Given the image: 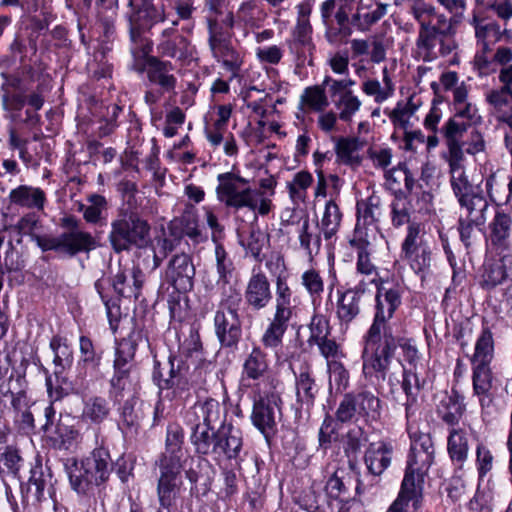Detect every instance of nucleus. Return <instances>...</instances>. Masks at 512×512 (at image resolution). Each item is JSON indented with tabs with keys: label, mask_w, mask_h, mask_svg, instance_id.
I'll return each mask as SVG.
<instances>
[{
	"label": "nucleus",
	"mask_w": 512,
	"mask_h": 512,
	"mask_svg": "<svg viewBox=\"0 0 512 512\" xmlns=\"http://www.w3.org/2000/svg\"><path fill=\"white\" fill-rule=\"evenodd\" d=\"M458 84V76L450 72L455 113L450 118V163L462 159L463 153L476 154L484 148L480 135L472 127L476 109L467 101L468 87Z\"/></svg>",
	"instance_id": "f257e3e1"
},
{
	"label": "nucleus",
	"mask_w": 512,
	"mask_h": 512,
	"mask_svg": "<svg viewBox=\"0 0 512 512\" xmlns=\"http://www.w3.org/2000/svg\"><path fill=\"white\" fill-rule=\"evenodd\" d=\"M450 185L459 209L457 230L462 243L469 247L475 234V229L480 228L486 222L488 201L482 196L465 174L458 163H450Z\"/></svg>",
	"instance_id": "f03ea898"
},
{
	"label": "nucleus",
	"mask_w": 512,
	"mask_h": 512,
	"mask_svg": "<svg viewBox=\"0 0 512 512\" xmlns=\"http://www.w3.org/2000/svg\"><path fill=\"white\" fill-rule=\"evenodd\" d=\"M300 298L294 294L287 278L279 275L275 280V298L271 317L261 335L260 341L267 349H278L283 345V338L290 322L297 317Z\"/></svg>",
	"instance_id": "7ed1b4c3"
},
{
	"label": "nucleus",
	"mask_w": 512,
	"mask_h": 512,
	"mask_svg": "<svg viewBox=\"0 0 512 512\" xmlns=\"http://www.w3.org/2000/svg\"><path fill=\"white\" fill-rule=\"evenodd\" d=\"M217 199L226 207L241 209L249 208L261 216L268 215L272 209V200L265 192L252 189L249 180L233 173L226 172L217 176Z\"/></svg>",
	"instance_id": "20e7f679"
},
{
	"label": "nucleus",
	"mask_w": 512,
	"mask_h": 512,
	"mask_svg": "<svg viewBox=\"0 0 512 512\" xmlns=\"http://www.w3.org/2000/svg\"><path fill=\"white\" fill-rule=\"evenodd\" d=\"M113 470L110 453L106 448H95L90 456L80 463L73 461L67 467L70 485L78 494L87 495L95 487L106 483Z\"/></svg>",
	"instance_id": "39448f33"
},
{
	"label": "nucleus",
	"mask_w": 512,
	"mask_h": 512,
	"mask_svg": "<svg viewBox=\"0 0 512 512\" xmlns=\"http://www.w3.org/2000/svg\"><path fill=\"white\" fill-rule=\"evenodd\" d=\"M396 349V338L393 335H382L367 332L363 350V374L365 378L381 389L391 367V358Z\"/></svg>",
	"instance_id": "423d86ee"
},
{
	"label": "nucleus",
	"mask_w": 512,
	"mask_h": 512,
	"mask_svg": "<svg viewBox=\"0 0 512 512\" xmlns=\"http://www.w3.org/2000/svg\"><path fill=\"white\" fill-rule=\"evenodd\" d=\"M242 296L235 287H227L220 293V300L214 315L215 335L224 348H235L242 337L239 306Z\"/></svg>",
	"instance_id": "0eeeda50"
},
{
	"label": "nucleus",
	"mask_w": 512,
	"mask_h": 512,
	"mask_svg": "<svg viewBox=\"0 0 512 512\" xmlns=\"http://www.w3.org/2000/svg\"><path fill=\"white\" fill-rule=\"evenodd\" d=\"M150 229L149 223L137 212L123 211L112 220L108 240L117 253L132 247L145 248L151 241Z\"/></svg>",
	"instance_id": "6e6552de"
},
{
	"label": "nucleus",
	"mask_w": 512,
	"mask_h": 512,
	"mask_svg": "<svg viewBox=\"0 0 512 512\" xmlns=\"http://www.w3.org/2000/svg\"><path fill=\"white\" fill-rule=\"evenodd\" d=\"M319 12L324 38L330 45L344 42L352 35L350 10L341 0H324Z\"/></svg>",
	"instance_id": "1a4fd4ad"
},
{
	"label": "nucleus",
	"mask_w": 512,
	"mask_h": 512,
	"mask_svg": "<svg viewBox=\"0 0 512 512\" xmlns=\"http://www.w3.org/2000/svg\"><path fill=\"white\" fill-rule=\"evenodd\" d=\"M166 19L163 6H157L153 0H141L138 8L128 17L130 40L133 43L131 51L134 55L139 52L147 55L151 52V45L142 36L145 27L155 23L163 22Z\"/></svg>",
	"instance_id": "9d476101"
},
{
	"label": "nucleus",
	"mask_w": 512,
	"mask_h": 512,
	"mask_svg": "<svg viewBox=\"0 0 512 512\" xmlns=\"http://www.w3.org/2000/svg\"><path fill=\"white\" fill-rule=\"evenodd\" d=\"M356 81L352 78L334 79L326 75L323 85L328 86L329 96L337 110L339 120L350 123L362 107L361 99L353 92Z\"/></svg>",
	"instance_id": "9b49d317"
},
{
	"label": "nucleus",
	"mask_w": 512,
	"mask_h": 512,
	"mask_svg": "<svg viewBox=\"0 0 512 512\" xmlns=\"http://www.w3.org/2000/svg\"><path fill=\"white\" fill-rule=\"evenodd\" d=\"M38 247L43 251H55L68 257L89 253L98 247L96 238L88 231L62 232L58 236L38 238Z\"/></svg>",
	"instance_id": "f8f14e48"
},
{
	"label": "nucleus",
	"mask_w": 512,
	"mask_h": 512,
	"mask_svg": "<svg viewBox=\"0 0 512 512\" xmlns=\"http://www.w3.org/2000/svg\"><path fill=\"white\" fill-rule=\"evenodd\" d=\"M376 312L372 325L367 332L392 335L388 327V320L393 317L394 312L401 304V291L397 285L382 282L377 285Z\"/></svg>",
	"instance_id": "ddd939ff"
},
{
	"label": "nucleus",
	"mask_w": 512,
	"mask_h": 512,
	"mask_svg": "<svg viewBox=\"0 0 512 512\" xmlns=\"http://www.w3.org/2000/svg\"><path fill=\"white\" fill-rule=\"evenodd\" d=\"M472 25L478 48L475 64L479 69H487L491 63L492 48L502 38L500 26L495 20L480 15H474Z\"/></svg>",
	"instance_id": "4468645a"
},
{
	"label": "nucleus",
	"mask_w": 512,
	"mask_h": 512,
	"mask_svg": "<svg viewBox=\"0 0 512 512\" xmlns=\"http://www.w3.org/2000/svg\"><path fill=\"white\" fill-rule=\"evenodd\" d=\"M195 266L190 254L181 252L172 255L164 272V280L176 291L186 293L193 289Z\"/></svg>",
	"instance_id": "2eb2a0df"
},
{
	"label": "nucleus",
	"mask_w": 512,
	"mask_h": 512,
	"mask_svg": "<svg viewBox=\"0 0 512 512\" xmlns=\"http://www.w3.org/2000/svg\"><path fill=\"white\" fill-rule=\"evenodd\" d=\"M242 449L243 436L241 430L231 423H223L216 430V441L211 455L217 460H234L238 464L241 460Z\"/></svg>",
	"instance_id": "dca6fc26"
},
{
	"label": "nucleus",
	"mask_w": 512,
	"mask_h": 512,
	"mask_svg": "<svg viewBox=\"0 0 512 512\" xmlns=\"http://www.w3.org/2000/svg\"><path fill=\"white\" fill-rule=\"evenodd\" d=\"M273 299L270 281L259 268H253L244 289V300L248 308L261 311L269 306Z\"/></svg>",
	"instance_id": "f3484780"
},
{
	"label": "nucleus",
	"mask_w": 512,
	"mask_h": 512,
	"mask_svg": "<svg viewBox=\"0 0 512 512\" xmlns=\"http://www.w3.org/2000/svg\"><path fill=\"white\" fill-rule=\"evenodd\" d=\"M278 401H280L279 397L272 393L267 396H260L253 405L252 423L267 439L276 430V417L280 412Z\"/></svg>",
	"instance_id": "a211bd4d"
},
{
	"label": "nucleus",
	"mask_w": 512,
	"mask_h": 512,
	"mask_svg": "<svg viewBox=\"0 0 512 512\" xmlns=\"http://www.w3.org/2000/svg\"><path fill=\"white\" fill-rule=\"evenodd\" d=\"M349 243L357 254L354 282H363L368 290L369 285L376 283L378 277V269L371 259V244L363 235L352 237Z\"/></svg>",
	"instance_id": "6ab92c4d"
},
{
	"label": "nucleus",
	"mask_w": 512,
	"mask_h": 512,
	"mask_svg": "<svg viewBox=\"0 0 512 512\" xmlns=\"http://www.w3.org/2000/svg\"><path fill=\"white\" fill-rule=\"evenodd\" d=\"M180 464H168L159 462L160 475L157 484V495L160 506L166 509L172 507L181 488L180 473L182 470Z\"/></svg>",
	"instance_id": "aec40b11"
},
{
	"label": "nucleus",
	"mask_w": 512,
	"mask_h": 512,
	"mask_svg": "<svg viewBox=\"0 0 512 512\" xmlns=\"http://www.w3.org/2000/svg\"><path fill=\"white\" fill-rule=\"evenodd\" d=\"M368 290L364 283H355L346 290H337L336 316L341 325H348L360 313V303Z\"/></svg>",
	"instance_id": "412c9836"
},
{
	"label": "nucleus",
	"mask_w": 512,
	"mask_h": 512,
	"mask_svg": "<svg viewBox=\"0 0 512 512\" xmlns=\"http://www.w3.org/2000/svg\"><path fill=\"white\" fill-rule=\"evenodd\" d=\"M434 453L410 451L407 468L402 481L405 490L411 489L422 494L424 478L433 463Z\"/></svg>",
	"instance_id": "4be33fe9"
},
{
	"label": "nucleus",
	"mask_w": 512,
	"mask_h": 512,
	"mask_svg": "<svg viewBox=\"0 0 512 512\" xmlns=\"http://www.w3.org/2000/svg\"><path fill=\"white\" fill-rule=\"evenodd\" d=\"M177 24V21H173V27L164 29L161 32L156 50L161 57L182 61L191 55V47L189 40L175 28Z\"/></svg>",
	"instance_id": "5701e85b"
},
{
	"label": "nucleus",
	"mask_w": 512,
	"mask_h": 512,
	"mask_svg": "<svg viewBox=\"0 0 512 512\" xmlns=\"http://www.w3.org/2000/svg\"><path fill=\"white\" fill-rule=\"evenodd\" d=\"M427 368L425 364H415L414 369L402 366V388L407 396L405 403L406 418L415 416L417 410V400L420 390L425 385V375Z\"/></svg>",
	"instance_id": "b1692460"
},
{
	"label": "nucleus",
	"mask_w": 512,
	"mask_h": 512,
	"mask_svg": "<svg viewBox=\"0 0 512 512\" xmlns=\"http://www.w3.org/2000/svg\"><path fill=\"white\" fill-rule=\"evenodd\" d=\"M146 56V75L149 82L158 86L162 92H173L177 84V79L172 74L174 65L158 56Z\"/></svg>",
	"instance_id": "393cba45"
},
{
	"label": "nucleus",
	"mask_w": 512,
	"mask_h": 512,
	"mask_svg": "<svg viewBox=\"0 0 512 512\" xmlns=\"http://www.w3.org/2000/svg\"><path fill=\"white\" fill-rule=\"evenodd\" d=\"M144 339L143 330L134 328L126 338L118 342L113 363L114 370L136 371L134 363L135 353L139 343Z\"/></svg>",
	"instance_id": "a878e982"
},
{
	"label": "nucleus",
	"mask_w": 512,
	"mask_h": 512,
	"mask_svg": "<svg viewBox=\"0 0 512 512\" xmlns=\"http://www.w3.org/2000/svg\"><path fill=\"white\" fill-rule=\"evenodd\" d=\"M11 205L28 210L41 212L47 204V195L40 187L19 185L9 192Z\"/></svg>",
	"instance_id": "bb28decb"
},
{
	"label": "nucleus",
	"mask_w": 512,
	"mask_h": 512,
	"mask_svg": "<svg viewBox=\"0 0 512 512\" xmlns=\"http://www.w3.org/2000/svg\"><path fill=\"white\" fill-rule=\"evenodd\" d=\"M485 100L490 115L512 130V91L489 89L485 93Z\"/></svg>",
	"instance_id": "cd10ccee"
},
{
	"label": "nucleus",
	"mask_w": 512,
	"mask_h": 512,
	"mask_svg": "<svg viewBox=\"0 0 512 512\" xmlns=\"http://www.w3.org/2000/svg\"><path fill=\"white\" fill-rule=\"evenodd\" d=\"M144 282V275L139 268L119 269L112 278V286L115 292L123 297L137 299Z\"/></svg>",
	"instance_id": "c85d7f7f"
},
{
	"label": "nucleus",
	"mask_w": 512,
	"mask_h": 512,
	"mask_svg": "<svg viewBox=\"0 0 512 512\" xmlns=\"http://www.w3.org/2000/svg\"><path fill=\"white\" fill-rule=\"evenodd\" d=\"M356 213H357V223L354 230L353 237H359V235H363L367 237L366 232L362 226H369L375 224L381 214V198L373 193L366 199H361L357 201L356 204Z\"/></svg>",
	"instance_id": "c756f323"
},
{
	"label": "nucleus",
	"mask_w": 512,
	"mask_h": 512,
	"mask_svg": "<svg viewBox=\"0 0 512 512\" xmlns=\"http://www.w3.org/2000/svg\"><path fill=\"white\" fill-rule=\"evenodd\" d=\"M146 408L142 403L138 404L135 398L125 401L118 423V427L125 437L133 438L138 435Z\"/></svg>",
	"instance_id": "7c9ffc66"
},
{
	"label": "nucleus",
	"mask_w": 512,
	"mask_h": 512,
	"mask_svg": "<svg viewBox=\"0 0 512 512\" xmlns=\"http://www.w3.org/2000/svg\"><path fill=\"white\" fill-rule=\"evenodd\" d=\"M222 407L220 403L208 398L205 401H198L185 413V422H195L203 425L214 426L220 421Z\"/></svg>",
	"instance_id": "2f4dec72"
},
{
	"label": "nucleus",
	"mask_w": 512,
	"mask_h": 512,
	"mask_svg": "<svg viewBox=\"0 0 512 512\" xmlns=\"http://www.w3.org/2000/svg\"><path fill=\"white\" fill-rule=\"evenodd\" d=\"M393 448L384 441L371 443L364 455V461L368 471L375 475H381L391 464Z\"/></svg>",
	"instance_id": "473e14b6"
},
{
	"label": "nucleus",
	"mask_w": 512,
	"mask_h": 512,
	"mask_svg": "<svg viewBox=\"0 0 512 512\" xmlns=\"http://www.w3.org/2000/svg\"><path fill=\"white\" fill-rule=\"evenodd\" d=\"M212 56L231 74V79L238 76L243 65V54L235 48L230 40L210 48Z\"/></svg>",
	"instance_id": "72a5a7b5"
},
{
	"label": "nucleus",
	"mask_w": 512,
	"mask_h": 512,
	"mask_svg": "<svg viewBox=\"0 0 512 512\" xmlns=\"http://www.w3.org/2000/svg\"><path fill=\"white\" fill-rule=\"evenodd\" d=\"M269 370L266 352L260 346H254L245 357L242 365L241 379L245 381H258L264 378Z\"/></svg>",
	"instance_id": "f704fd0d"
},
{
	"label": "nucleus",
	"mask_w": 512,
	"mask_h": 512,
	"mask_svg": "<svg viewBox=\"0 0 512 512\" xmlns=\"http://www.w3.org/2000/svg\"><path fill=\"white\" fill-rule=\"evenodd\" d=\"M188 367L180 357L170 356L165 367H161L159 362H155L153 371V380L158 387L163 390L168 388L171 380L182 379L186 377Z\"/></svg>",
	"instance_id": "c9c22d12"
},
{
	"label": "nucleus",
	"mask_w": 512,
	"mask_h": 512,
	"mask_svg": "<svg viewBox=\"0 0 512 512\" xmlns=\"http://www.w3.org/2000/svg\"><path fill=\"white\" fill-rule=\"evenodd\" d=\"M82 402L81 419L83 422L92 425H101L109 418L111 406L105 397L92 395L83 398Z\"/></svg>",
	"instance_id": "e433bc0d"
},
{
	"label": "nucleus",
	"mask_w": 512,
	"mask_h": 512,
	"mask_svg": "<svg viewBox=\"0 0 512 512\" xmlns=\"http://www.w3.org/2000/svg\"><path fill=\"white\" fill-rule=\"evenodd\" d=\"M79 349L81 354L78 362L80 374L83 377L95 375L99 370L102 360V351L97 349L92 340L87 336L80 337Z\"/></svg>",
	"instance_id": "4c0bfd02"
},
{
	"label": "nucleus",
	"mask_w": 512,
	"mask_h": 512,
	"mask_svg": "<svg viewBox=\"0 0 512 512\" xmlns=\"http://www.w3.org/2000/svg\"><path fill=\"white\" fill-rule=\"evenodd\" d=\"M190 428V441L195 452L201 455H211L216 441L214 426L199 424L198 422H185Z\"/></svg>",
	"instance_id": "58836bf2"
},
{
	"label": "nucleus",
	"mask_w": 512,
	"mask_h": 512,
	"mask_svg": "<svg viewBox=\"0 0 512 512\" xmlns=\"http://www.w3.org/2000/svg\"><path fill=\"white\" fill-rule=\"evenodd\" d=\"M361 90L366 96L372 97L377 104L390 99L395 93V84L387 67L382 71V83L377 79H367L361 83Z\"/></svg>",
	"instance_id": "ea45409f"
},
{
	"label": "nucleus",
	"mask_w": 512,
	"mask_h": 512,
	"mask_svg": "<svg viewBox=\"0 0 512 512\" xmlns=\"http://www.w3.org/2000/svg\"><path fill=\"white\" fill-rule=\"evenodd\" d=\"M184 439L183 430L179 425H169L166 435V449L159 462L183 465L184 451L182 448Z\"/></svg>",
	"instance_id": "a19ab883"
},
{
	"label": "nucleus",
	"mask_w": 512,
	"mask_h": 512,
	"mask_svg": "<svg viewBox=\"0 0 512 512\" xmlns=\"http://www.w3.org/2000/svg\"><path fill=\"white\" fill-rule=\"evenodd\" d=\"M321 233L319 225H312L308 216L302 219L298 230V239L300 247L306 252L310 260L321 250Z\"/></svg>",
	"instance_id": "79ce46f5"
},
{
	"label": "nucleus",
	"mask_w": 512,
	"mask_h": 512,
	"mask_svg": "<svg viewBox=\"0 0 512 512\" xmlns=\"http://www.w3.org/2000/svg\"><path fill=\"white\" fill-rule=\"evenodd\" d=\"M295 387L296 403L300 408L309 410L314 405L318 394V387L308 370H303L295 376Z\"/></svg>",
	"instance_id": "37998d69"
},
{
	"label": "nucleus",
	"mask_w": 512,
	"mask_h": 512,
	"mask_svg": "<svg viewBox=\"0 0 512 512\" xmlns=\"http://www.w3.org/2000/svg\"><path fill=\"white\" fill-rule=\"evenodd\" d=\"M363 143L357 137H339L335 142L337 161L345 165H359L361 158L358 154Z\"/></svg>",
	"instance_id": "c03bdc74"
},
{
	"label": "nucleus",
	"mask_w": 512,
	"mask_h": 512,
	"mask_svg": "<svg viewBox=\"0 0 512 512\" xmlns=\"http://www.w3.org/2000/svg\"><path fill=\"white\" fill-rule=\"evenodd\" d=\"M342 216L340 207L334 199H330L325 203L322 218L320 224H318L325 240H330L337 234Z\"/></svg>",
	"instance_id": "a18cd8bd"
},
{
	"label": "nucleus",
	"mask_w": 512,
	"mask_h": 512,
	"mask_svg": "<svg viewBox=\"0 0 512 512\" xmlns=\"http://www.w3.org/2000/svg\"><path fill=\"white\" fill-rule=\"evenodd\" d=\"M215 261L218 275L217 285L221 293L224 292L227 287H233L230 285V278L232 277L234 265L224 246L220 243H217L215 246Z\"/></svg>",
	"instance_id": "49530a36"
},
{
	"label": "nucleus",
	"mask_w": 512,
	"mask_h": 512,
	"mask_svg": "<svg viewBox=\"0 0 512 512\" xmlns=\"http://www.w3.org/2000/svg\"><path fill=\"white\" fill-rule=\"evenodd\" d=\"M88 205L79 204L78 210L88 224H101L105 220L104 212L107 210V200L100 194H91L87 197Z\"/></svg>",
	"instance_id": "de8ad7c7"
},
{
	"label": "nucleus",
	"mask_w": 512,
	"mask_h": 512,
	"mask_svg": "<svg viewBox=\"0 0 512 512\" xmlns=\"http://www.w3.org/2000/svg\"><path fill=\"white\" fill-rule=\"evenodd\" d=\"M512 219L510 215L498 211L490 224L491 242L494 246L506 247L510 236Z\"/></svg>",
	"instance_id": "09e8293b"
},
{
	"label": "nucleus",
	"mask_w": 512,
	"mask_h": 512,
	"mask_svg": "<svg viewBox=\"0 0 512 512\" xmlns=\"http://www.w3.org/2000/svg\"><path fill=\"white\" fill-rule=\"evenodd\" d=\"M433 89L435 90L436 97L432 101V106L427 114L425 120H424V126L427 130H430L433 132L432 135H428L426 139L427 143V150L431 151L433 148H435L439 144V138L435 134L437 125L439 121L442 118V110L439 108V104L443 102V98L438 96L437 90L435 88V84L432 85Z\"/></svg>",
	"instance_id": "8fccbe9b"
},
{
	"label": "nucleus",
	"mask_w": 512,
	"mask_h": 512,
	"mask_svg": "<svg viewBox=\"0 0 512 512\" xmlns=\"http://www.w3.org/2000/svg\"><path fill=\"white\" fill-rule=\"evenodd\" d=\"M50 348L54 353V373L60 374L63 372L66 366H69L72 363V350L67 342V339L58 335L51 339Z\"/></svg>",
	"instance_id": "3c124183"
},
{
	"label": "nucleus",
	"mask_w": 512,
	"mask_h": 512,
	"mask_svg": "<svg viewBox=\"0 0 512 512\" xmlns=\"http://www.w3.org/2000/svg\"><path fill=\"white\" fill-rule=\"evenodd\" d=\"M494 342L489 329H484L475 344V352L471 358L472 364L490 365L493 359Z\"/></svg>",
	"instance_id": "603ef678"
},
{
	"label": "nucleus",
	"mask_w": 512,
	"mask_h": 512,
	"mask_svg": "<svg viewBox=\"0 0 512 512\" xmlns=\"http://www.w3.org/2000/svg\"><path fill=\"white\" fill-rule=\"evenodd\" d=\"M360 402V412L366 421H377L381 416V400L377 395L367 389L356 393Z\"/></svg>",
	"instance_id": "864d4df0"
},
{
	"label": "nucleus",
	"mask_w": 512,
	"mask_h": 512,
	"mask_svg": "<svg viewBox=\"0 0 512 512\" xmlns=\"http://www.w3.org/2000/svg\"><path fill=\"white\" fill-rule=\"evenodd\" d=\"M351 477L346 476L344 470L335 471L327 480L325 490L329 497L344 501L349 497L348 489Z\"/></svg>",
	"instance_id": "5fc2aeb1"
},
{
	"label": "nucleus",
	"mask_w": 512,
	"mask_h": 512,
	"mask_svg": "<svg viewBox=\"0 0 512 512\" xmlns=\"http://www.w3.org/2000/svg\"><path fill=\"white\" fill-rule=\"evenodd\" d=\"M301 285L311 298L313 304L320 301L324 292V280L318 270L310 268L301 274Z\"/></svg>",
	"instance_id": "6e6d98bb"
},
{
	"label": "nucleus",
	"mask_w": 512,
	"mask_h": 512,
	"mask_svg": "<svg viewBox=\"0 0 512 512\" xmlns=\"http://www.w3.org/2000/svg\"><path fill=\"white\" fill-rule=\"evenodd\" d=\"M445 29L441 26H432V28L423 27L419 33L417 45L419 49L430 53L437 45L440 50H444Z\"/></svg>",
	"instance_id": "4d7b16f0"
},
{
	"label": "nucleus",
	"mask_w": 512,
	"mask_h": 512,
	"mask_svg": "<svg viewBox=\"0 0 512 512\" xmlns=\"http://www.w3.org/2000/svg\"><path fill=\"white\" fill-rule=\"evenodd\" d=\"M267 242V236L255 226H251L248 236L239 235L240 245L256 260H260V255Z\"/></svg>",
	"instance_id": "13d9d810"
},
{
	"label": "nucleus",
	"mask_w": 512,
	"mask_h": 512,
	"mask_svg": "<svg viewBox=\"0 0 512 512\" xmlns=\"http://www.w3.org/2000/svg\"><path fill=\"white\" fill-rule=\"evenodd\" d=\"M323 83L305 88L301 95V102L316 112H323L329 105Z\"/></svg>",
	"instance_id": "bf43d9fd"
},
{
	"label": "nucleus",
	"mask_w": 512,
	"mask_h": 512,
	"mask_svg": "<svg viewBox=\"0 0 512 512\" xmlns=\"http://www.w3.org/2000/svg\"><path fill=\"white\" fill-rule=\"evenodd\" d=\"M407 431L411 439L410 451L434 453L432 439L428 433L419 431L414 417L407 418Z\"/></svg>",
	"instance_id": "052dcab7"
},
{
	"label": "nucleus",
	"mask_w": 512,
	"mask_h": 512,
	"mask_svg": "<svg viewBox=\"0 0 512 512\" xmlns=\"http://www.w3.org/2000/svg\"><path fill=\"white\" fill-rule=\"evenodd\" d=\"M40 224L39 217L35 212L24 214L17 223L12 227L20 236H30L31 239L38 245V238L50 237V235H38L35 231Z\"/></svg>",
	"instance_id": "680f3d73"
},
{
	"label": "nucleus",
	"mask_w": 512,
	"mask_h": 512,
	"mask_svg": "<svg viewBox=\"0 0 512 512\" xmlns=\"http://www.w3.org/2000/svg\"><path fill=\"white\" fill-rule=\"evenodd\" d=\"M416 110L417 106L411 101L406 103L399 102L396 107L388 113V116L395 127L406 130Z\"/></svg>",
	"instance_id": "e2e57ef3"
},
{
	"label": "nucleus",
	"mask_w": 512,
	"mask_h": 512,
	"mask_svg": "<svg viewBox=\"0 0 512 512\" xmlns=\"http://www.w3.org/2000/svg\"><path fill=\"white\" fill-rule=\"evenodd\" d=\"M391 221L392 225L396 228L405 224L408 226L411 222V204L406 198L396 197L391 205Z\"/></svg>",
	"instance_id": "0e129e2a"
},
{
	"label": "nucleus",
	"mask_w": 512,
	"mask_h": 512,
	"mask_svg": "<svg viewBox=\"0 0 512 512\" xmlns=\"http://www.w3.org/2000/svg\"><path fill=\"white\" fill-rule=\"evenodd\" d=\"M181 224L183 232L191 239L196 240L201 235V231L199 229V217L197 209L193 204H185L181 216Z\"/></svg>",
	"instance_id": "69168bd1"
},
{
	"label": "nucleus",
	"mask_w": 512,
	"mask_h": 512,
	"mask_svg": "<svg viewBox=\"0 0 512 512\" xmlns=\"http://www.w3.org/2000/svg\"><path fill=\"white\" fill-rule=\"evenodd\" d=\"M473 365V389L477 395L486 394L492 383L491 370L489 365Z\"/></svg>",
	"instance_id": "338daca9"
},
{
	"label": "nucleus",
	"mask_w": 512,
	"mask_h": 512,
	"mask_svg": "<svg viewBox=\"0 0 512 512\" xmlns=\"http://www.w3.org/2000/svg\"><path fill=\"white\" fill-rule=\"evenodd\" d=\"M422 227L419 223H411L408 226L407 235L402 243V253L411 254L426 245L422 240Z\"/></svg>",
	"instance_id": "774afa93"
}]
</instances>
